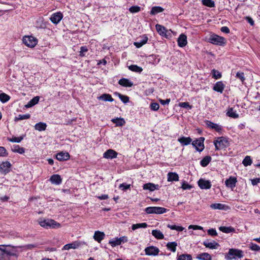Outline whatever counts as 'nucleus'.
Returning <instances> with one entry per match:
<instances>
[{"mask_svg": "<svg viewBox=\"0 0 260 260\" xmlns=\"http://www.w3.org/2000/svg\"><path fill=\"white\" fill-rule=\"evenodd\" d=\"M228 259L235 258L236 257L242 258L243 256V251L238 249H230L228 252Z\"/></svg>", "mask_w": 260, "mask_h": 260, "instance_id": "8", "label": "nucleus"}, {"mask_svg": "<svg viewBox=\"0 0 260 260\" xmlns=\"http://www.w3.org/2000/svg\"><path fill=\"white\" fill-rule=\"evenodd\" d=\"M168 249L172 252H175L176 250V247L177 246V243L176 242H169L166 245Z\"/></svg>", "mask_w": 260, "mask_h": 260, "instance_id": "36", "label": "nucleus"}, {"mask_svg": "<svg viewBox=\"0 0 260 260\" xmlns=\"http://www.w3.org/2000/svg\"><path fill=\"white\" fill-rule=\"evenodd\" d=\"M249 247L253 251H258L260 250V247L258 245L253 243H250Z\"/></svg>", "mask_w": 260, "mask_h": 260, "instance_id": "51", "label": "nucleus"}, {"mask_svg": "<svg viewBox=\"0 0 260 260\" xmlns=\"http://www.w3.org/2000/svg\"><path fill=\"white\" fill-rule=\"evenodd\" d=\"M63 18V15L60 12L54 13L50 17V20L54 24H57Z\"/></svg>", "mask_w": 260, "mask_h": 260, "instance_id": "11", "label": "nucleus"}, {"mask_svg": "<svg viewBox=\"0 0 260 260\" xmlns=\"http://www.w3.org/2000/svg\"><path fill=\"white\" fill-rule=\"evenodd\" d=\"M188 229H193L194 230H203V227L202 226H199V225H190L189 226H188Z\"/></svg>", "mask_w": 260, "mask_h": 260, "instance_id": "62", "label": "nucleus"}, {"mask_svg": "<svg viewBox=\"0 0 260 260\" xmlns=\"http://www.w3.org/2000/svg\"><path fill=\"white\" fill-rule=\"evenodd\" d=\"M88 51V49L86 46H82L80 48V51L79 52V56L83 57L85 56V53Z\"/></svg>", "mask_w": 260, "mask_h": 260, "instance_id": "52", "label": "nucleus"}, {"mask_svg": "<svg viewBox=\"0 0 260 260\" xmlns=\"http://www.w3.org/2000/svg\"><path fill=\"white\" fill-rule=\"evenodd\" d=\"M128 69L129 70L133 72H135L137 73H141L143 71V69L141 67L135 64H132L129 66L128 67Z\"/></svg>", "mask_w": 260, "mask_h": 260, "instance_id": "43", "label": "nucleus"}, {"mask_svg": "<svg viewBox=\"0 0 260 260\" xmlns=\"http://www.w3.org/2000/svg\"><path fill=\"white\" fill-rule=\"evenodd\" d=\"M50 181L52 184L59 185L62 182V179L60 175L58 174L53 175L50 178Z\"/></svg>", "mask_w": 260, "mask_h": 260, "instance_id": "21", "label": "nucleus"}, {"mask_svg": "<svg viewBox=\"0 0 260 260\" xmlns=\"http://www.w3.org/2000/svg\"><path fill=\"white\" fill-rule=\"evenodd\" d=\"M205 123L206 124L208 127L212 129L214 128V127L216 124L209 120L205 121Z\"/></svg>", "mask_w": 260, "mask_h": 260, "instance_id": "57", "label": "nucleus"}, {"mask_svg": "<svg viewBox=\"0 0 260 260\" xmlns=\"http://www.w3.org/2000/svg\"><path fill=\"white\" fill-rule=\"evenodd\" d=\"M197 258L200 260H212V257L208 253H202L197 256Z\"/></svg>", "mask_w": 260, "mask_h": 260, "instance_id": "33", "label": "nucleus"}, {"mask_svg": "<svg viewBox=\"0 0 260 260\" xmlns=\"http://www.w3.org/2000/svg\"><path fill=\"white\" fill-rule=\"evenodd\" d=\"M47 125L43 122H39L35 125V128L39 131H45Z\"/></svg>", "mask_w": 260, "mask_h": 260, "instance_id": "40", "label": "nucleus"}, {"mask_svg": "<svg viewBox=\"0 0 260 260\" xmlns=\"http://www.w3.org/2000/svg\"><path fill=\"white\" fill-rule=\"evenodd\" d=\"M40 225L45 229H55L60 226V224L53 219H47L39 221Z\"/></svg>", "mask_w": 260, "mask_h": 260, "instance_id": "2", "label": "nucleus"}, {"mask_svg": "<svg viewBox=\"0 0 260 260\" xmlns=\"http://www.w3.org/2000/svg\"><path fill=\"white\" fill-rule=\"evenodd\" d=\"M99 100L104 101L113 102L114 99L112 98L111 95L109 94L104 93L102 95L98 98Z\"/></svg>", "mask_w": 260, "mask_h": 260, "instance_id": "30", "label": "nucleus"}, {"mask_svg": "<svg viewBox=\"0 0 260 260\" xmlns=\"http://www.w3.org/2000/svg\"><path fill=\"white\" fill-rule=\"evenodd\" d=\"M182 188L183 189L186 190V189H190L191 188V186L189 185L187 182H184L182 183Z\"/></svg>", "mask_w": 260, "mask_h": 260, "instance_id": "60", "label": "nucleus"}, {"mask_svg": "<svg viewBox=\"0 0 260 260\" xmlns=\"http://www.w3.org/2000/svg\"><path fill=\"white\" fill-rule=\"evenodd\" d=\"M202 4L210 8L215 7V3L212 0H202Z\"/></svg>", "mask_w": 260, "mask_h": 260, "instance_id": "44", "label": "nucleus"}, {"mask_svg": "<svg viewBox=\"0 0 260 260\" xmlns=\"http://www.w3.org/2000/svg\"><path fill=\"white\" fill-rule=\"evenodd\" d=\"M199 186L202 189H208L211 187V182L209 180L200 179L198 182Z\"/></svg>", "mask_w": 260, "mask_h": 260, "instance_id": "12", "label": "nucleus"}, {"mask_svg": "<svg viewBox=\"0 0 260 260\" xmlns=\"http://www.w3.org/2000/svg\"><path fill=\"white\" fill-rule=\"evenodd\" d=\"M46 23L42 17L40 18L36 22L37 27L40 28H44L46 27Z\"/></svg>", "mask_w": 260, "mask_h": 260, "instance_id": "41", "label": "nucleus"}, {"mask_svg": "<svg viewBox=\"0 0 260 260\" xmlns=\"http://www.w3.org/2000/svg\"><path fill=\"white\" fill-rule=\"evenodd\" d=\"M85 242L76 241L71 243L66 244L62 248V250H69L70 249H77L80 246L85 244Z\"/></svg>", "mask_w": 260, "mask_h": 260, "instance_id": "10", "label": "nucleus"}, {"mask_svg": "<svg viewBox=\"0 0 260 260\" xmlns=\"http://www.w3.org/2000/svg\"><path fill=\"white\" fill-rule=\"evenodd\" d=\"M178 141L182 145L185 146L189 144L191 142L192 139L190 137H182L179 138Z\"/></svg>", "mask_w": 260, "mask_h": 260, "instance_id": "27", "label": "nucleus"}, {"mask_svg": "<svg viewBox=\"0 0 260 260\" xmlns=\"http://www.w3.org/2000/svg\"><path fill=\"white\" fill-rule=\"evenodd\" d=\"M170 99H166V100H162V99H159V102H160V103L161 104V105H168L170 102Z\"/></svg>", "mask_w": 260, "mask_h": 260, "instance_id": "64", "label": "nucleus"}, {"mask_svg": "<svg viewBox=\"0 0 260 260\" xmlns=\"http://www.w3.org/2000/svg\"><path fill=\"white\" fill-rule=\"evenodd\" d=\"M150 108L152 110L157 111L159 108V105L156 103H153L151 104Z\"/></svg>", "mask_w": 260, "mask_h": 260, "instance_id": "58", "label": "nucleus"}, {"mask_svg": "<svg viewBox=\"0 0 260 260\" xmlns=\"http://www.w3.org/2000/svg\"><path fill=\"white\" fill-rule=\"evenodd\" d=\"M211 74L212 77L215 79H220L221 77V74L219 71L215 70V69H213L211 71Z\"/></svg>", "mask_w": 260, "mask_h": 260, "instance_id": "47", "label": "nucleus"}, {"mask_svg": "<svg viewBox=\"0 0 260 260\" xmlns=\"http://www.w3.org/2000/svg\"><path fill=\"white\" fill-rule=\"evenodd\" d=\"M208 234L212 236H215L217 235L216 231L214 229H209L207 231Z\"/></svg>", "mask_w": 260, "mask_h": 260, "instance_id": "59", "label": "nucleus"}, {"mask_svg": "<svg viewBox=\"0 0 260 260\" xmlns=\"http://www.w3.org/2000/svg\"><path fill=\"white\" fill-rule=\"evenodd\" d=\"M167 227L172 230H176L179 232L182 231L184 230V228L181 226L176 225H171L168 224Z\"/></svg>", "mask_w": 260, "mask_h": 260, "instance_id": "46", "label": "nucleus"}, {"mask_svg": "<svg viewBox=\"0 0 260 260\" xmlns=\"http://www.w3.org/2000/svg\"><path fill=\"white\" fill-rule=\"evenodd\" d=\"M23 43L30 48H33L36 46L38 43V40L36 38L32 36H26L23 38Z\"/></svg>", "mask_w": 260, "mask_h": 260, "instance_id": "5", "label": "nucleus"}, {"mask_svg": "<svg viewBox=\"0 0 260 260\" xmlns=\"http://www.w3.org/2000/svg\"><path fill=\"white\" fill-rule=\"evenodd\" d=\"M141 10V8L139 6H134L129 8V11L132 13H137Z\"/></svg>", "mask_w": 260, "mask_h": 260, "instance_id": "53", "label": "nucleus"}, {"mask_svg": "<svg viewBox=\"0 0 260 260\" xmlns=\"http://www.w3.org/2000/svg\"><path fill=\"white\" fill-rule=\"evenodd\" d=\"M177 260H192V257L189 254H182L178 257Z\"/></svg>", "mask_w": 260, "mask_h": 260, "instance_id": "50", "label": "nucleus"}, {"mask_svg": "<svg viewBox=\"0 0 260 260\" xmlns=\"http://www.w3.org/2000/svg\"><path fill=\"white\" fill-rule=\"evenodd\" d=\"M157 187H158V185H155V184L151 183H148L144 184L143 188L145 190H149L150 191H154L156 189H158Z\"/></svg>", "mask_w": 260, "mask_h": 260, "instance_id": "29", "label": "nucleus"}, {"mask_svg": "<svg viewBox=\"0 0 260 260\" xmlns=\"http://www.w3.org/2000/svg\"><path fill=\"white\" fill-rule=\"evenodd\" d=\"M237 181L236 178L231 177L230 178L225 180V184L227 187L233 189L236 186Z\"/></svg>", "mask_w": 260, "mask_h": 260, "instance_id": "19", "label": "nucleus"}, {"mask_svg": "<svg viewBox=\"0 0 260 260\" xmlns=\"http://www.w3.org/2000/svg\"><path fill=\"white\" fill-rule=\"evenodd\" d=\"M210 207L213 209L225 210L226 206L221 203L212 204Z\"/></svg>", "mask_w": 260, "mask_h": 260, "instance_id": "38", "label": "nucleus"}, {"mask_svg": "<svg viewBox=\"0 0 260 260\" xmlns=\"http://www.w3.org/2000/svg\"><path fill=\"white\" fill-rule=\"evenodd\" d=\"M204 140L205 138L204 137H200L192 142V146L196 148L197 151L201 152L204 150L205 148L204 144Z\"/></svg>", "mask_w": 260, "mask_h": 260, "instance_id": "7", "label": "nucleus"}, {"mask_svg": "<svg viewBox=\"0 0 260 260\" xmlns=\"http://www.w3.org/2000/svg\"><path fill=\"white\" fill-rule=\"evenodd\" d=\"M147 227V224L146 223H139L133 224L132 226V229L134 231L139 228H146Z\"/></svg>", "mask_w": 260, "mask_h": 260, "instance_id": "42", "label": "nucleus"}, {"mask_svg": "<svg viewBox=\"0 0 260 260\" xmlns=\"http://www.w3.org/2000/svg\"><path fill=\"white\" fill-rule=\"evenodd\" d=\"M131 187V184H127V183H123L119 186V188L121 189L123 191H125L128 189H129Z\"/></svg>", "mask_w": 260, "mask_h": 260, "instance_id": "54", "label": "nucleus"}, {"mask_svg": "<svg viewBox=\"0 0 260 260\" xmlns=\"http://www.w3.org/2000/svg\"><path fill=\"white\" fill-rule=\"evenodd\" d=\"M105 237V234L104 232L96 231L94 232L93 237L95 241L99 243H101V242L104 239Z\"/></svg>", "mask_w": 260, "mask_h": 260, "instance_id": "20", "label": "nucleus"}, {"mask_svg": "<svg viewBox=\"0 0 260 260\" xmlns=\"http://www.w3.org/2000/svg\"><path fill=\"white\" fill-rule=\"evenodd\" d=\"M155 27H156V29L157 31L160 35H161V36H163V37L167 36V34H166L167 30L165 27L162 26V25H161L160 24H157L155 25Z\"/></svg>", "mask_w": 260, "mask_h": 260, "instance_id": "25", "label": "nucleus"}, {"mask_svg": "<svg viewBox=\"0 0 260 260\" xmlns=\"http://www.w3.org/2000/svg\"><path fill=\"white\" fill-rule=\"evenodd\" d=\"M242 164L245 167L251 165L252 164V160L249 156H246L242 161Z\"/></svg>", "mask_w": 260, "mask_h": 260, "instance_id": "49", "label": "nucleus"}, {"mask_svg": "<svg viewBox=\"0 0 260 260\" xmlns=\"http://www.w3.org/2000/svg\"><path fill=\"white\" fill-rule=\"evenodd\" d=\"M16 253V248L11 245L0 246V260H11Z\"/></svg>", "mask_w": 260, "mask_h": 260, "instance_id": "1", "label": "nucleus"}, {"mask_svg": "<svg viewBox=\"0 0 260 260\" xmlns=\"http://www.w3.org/2000/svg\"><path fill=\"white\" fill-rule=\"evenodd\" d=\"M225 88V85L222 81H218L214 85L213 89L218 92L222 93Z\"/></svg>", "mask_w": 260, "mask_h": 260, "instance_id": "18", "label": "nucleus"}, {"mask_svg": "<svg viewBox=\"0 0 260 260\" xmlns=\"http://www.w3.org/2000/svg\"><path fill=\"white\" fill-rule=\"evenodd\" d=\"M159 251V250L158 248L153 246L148 247L145 249V253L148 255H157Z\"/></svg>", "mask_w": 260, "mask_h": 260, "instance_id": "13", "label": "nucleus"}, {"mask_svg": "<svg viewBox=\"0 0 260 260\" xmlns=\"http://www.w3.org/2000/svg\"><path fill=\"white\" fill-rule=\"evenodd\" d=\"M30 117L29 114H25L23 115L20 114L17 116V120L27 119Z\"/></svg>", "mask_w": 260, "mask_h": 260, "instance_id": "55", "label": "nucleus"}, {"mask_svg": "<svg viewBox=\"0 0 260 260\" xmlns=\"http://www.w3.org/2000/svg\"><path fill=\"white\" fill-rule=\"evenodd\" d=\"M214 144L215 146L216 150H221L228 146V141L225 137H218L217 139L214 141Z\"/></svg>", "mask_w": 260, "mask_h": 260, "instance_id": "4", "label": "nucleus"}, {"mask_svg": "<svg viewBox=\"0 0 260 260\" xmlns=\"http://www.w3.org/2000/svg\"><path fill=\"white\" fill-rule=\"evenodd\" d=\"M213 129L218 133H221L223 130L222 126L217 124H215Z\"/></svg>", "mask_w": 260, "mask_h": 260, "instance_id": "63", "label": "nucleus"}, {"mask_svg": "<svg viewBox=\"0 0 260 260\" xmlns=\"http://www.w3.org/2000/svg\"><path fill=\"white\" fill-rule=\"evenodd\" d=\"M115 94L117 95L119 98L123 103H127L129 101V97L126 95H122L121 94L115 92Z\"/></svg>", "mask_w": 260, "mask_h": 260, "instance_id": "45", "label": "nucleus"}, {"mask_svg": "<svg viewBox=\"0 0 260 260\" xmlns=\"http://www.w3.org/2000/svg\"><path fill=\"white\" fill-rule=\"evenodd\" d=\"M117 153L113 149H108L103 154V157L107 159H112L116 158Z\"/></svg>", "mask_w": 260, "mask_h": 260, "instance_id": "14", "label": "nucleus"}, {"mask_svg": "<svg viewBox=\"0 0 260 260\" xmlns=\"http://www.w3.org/2000/svg\"><path fill=\"white\" fill-rule=\"evenodd\" d=\"M227 116L229 117L233 118H237L239 117V114L236 113V111L234 110L233 108H230L228 109L227 113Z\"/></svg>", "mask_w": 260, "mask_h": 260, "instance_id": "32", "label": "nucleus"}, {"mask_svg": "<svg viewBox=\"0 0 260 260\" xmlns=\"http://www.w3.org/2000/svg\"><path fill=\"white\" fill-rule=\"evenodd\" d=\"M167 209L160 207H148L145 209V211L147 214H160L166 213Z\"/></svg>", "mask_w": 260, "mask_h": 260, "instance_id": "6", "label": "nucleus"}, {"mask_svg": "<svg viewBox=\"0 0 260 260\" xmlns=\"http://www.w3.org/2000/svg\"><path fill=\"white\" fill-rule=\"evenodd\" d=\"M147 41L148 37L147 36H143L141 40L134 42V44L137 48H140L145 44Z\"/></svg>", "mask_w": 260, "mask_h": 260, "instance_id": "26", "label": "nucleus"}, {"mask_svg": "<svg viewBox=\"0 0 260 260\" xmlns=\"http://www.w3.org/2000/svg\"><path fill=\"white\" fill-rule=\"evenodd\" d=\"M211 157L210 156H206L204 157L200 161V165L203 167H205L208 166V165L211 161Z\"/></svg>", "mask_w": 260, "mask_h": 260, "instance_id": "34", "label": "nucleus"}, {"mask_svg": "<svg viewBox=\"0 0 260 260\" xmlns=\"http://www.w3.org/2000/svg\"><path fill=\"white\" fill-rule=\"evenodd\" d=\"M118 83L123 87H132L133 85V83L129 79L126 78H122L119 80Z\"/></svg>", "mask_w": 260, "mask_h": 260, "instance_id": "23", "label": "nucleus"}, {"mask_svg": "<svg viewBox=\"0 0 260 260\" xmlns=\"http://www.w3.org/2000/svg\"><path fill=\"white\" fill-rule=\"evenodd\" d=\"M168 176V181L172 182V181H177L179 180V176L176 173L174 172H169L167 174Z\"/></svg>", "mask_w": 260, "mask_h": 260, "instance_id": "24", "label": "nucleus"}, {"mask_svg": "<svg viewBox=\"0 0 260 260\" xmlns=\"http://www.w3.org/2000/svg\"><path fill=\"white\" fill-rule=\"evenodd\" d=\"M209 42L214 45L223 46L226 44V41L223 37L213 34L209 38Z\"/></svg>", "mask_w": 260, "mask_h": 260, "instance_id": "3", "label": "nucleus"}, {"mask_svg": "<svg viewBox=\"0 0 260 260\" xmlns=\"http://www.w3.org/2000/svg\"><path fill=\"white\" fill-rule=\"evenodd\" d=\"M152 235L157 239H163L164 236L162 233L157 230H153L152 231Z\"/></svg>", "mask_w": 260, "mask_h": 260, "instance_id": "31", "label": "nucleus"}, {"mask_svg": "<svg viewBox=\"0 0 260 260\" xmlns=\"http://www.w3.org/2000/svg\"><path fill=\"white\" fill-rule=\"evenodd\" d=\"M219 230L224 233H230L235 231V229L232 226H220Z\"/></svg>", "mask_w": 260, "mask_h": 260, "instance_id": "37", "label": "nucleus"}, {"mask_svg": "<svg viewBox=\"0 0 260 260\" xmlns=\"http://www.w3.org/2000/svg\"><path fill=\"white\" fill-rule=\"evenodd\" d=\"M70 154L67 152H60L56 155V158L59 161H65L70 159Z\"/></svg>", "mask_w": 260, "mask_h": 260, "instance_id": "15", "label": "nucleus"}, {"mask_svg": "<svg viewBox=\"0 0 260 260\" xmlns=\"http://www.w3.org/2000/svg\"><path fill=\"white\" fill-rule=\"evenodd\" d=\"M8 155V153L5 147L0 146V156L5 157Z\"/></svg>", "mask_w": 260, "mask_h": 260, "instance_id": "56", "label": "nucleus"}, {"mask_svg": "<svg viewBox=\"0 0 260 260\" xmlns=\"http://www.w3.org/2000/svg\"><path fill=\"white\" fill-rule=\"evenodd\" d=\"M177 42L179 47H183L185 46L187 43L186 36L183 34H181L178 39Z\"/></svg>", "mask_w": 260, "mask_h": 260, "instance_id": "17", "label": "nucleus"}, {"mask_svg": "<svg viewBox=\"0 0 260 260\" xmlns=\"http://www.w3.org/2000/svg\"><path fill=\"white\" fill-rule=\"evenodd\" d=\"M236 77L240 79L242 81L245 80L244 74L243 72H237L236 74Z\"/></svg>", "mask_w": 260, "mask_h": 260, "instance_id": "61", "label": "nucleus"}, {"mask_svg": "<svg viewBox=\"0 0 260 260\" xmlns=\"http://www.w3.org/2000/svg\"><path fill=\"white\" fill-rule=\"evenodd\" d=\"M39 100L40 97L39 96H35L29 102H28L26 105H25V107L26 108H30L38 104Z\"/></svg>", "mask_w": 260, "mask_h": 260, "instance_id": "28", "label": "nucleus"}, {"mask_svg": "<svg viewBox=\"0 0 260 260\" xmlns=\"http://www.w3.org/2000/svg\"><path fill=\"white\" fill-rule=\"evenodd\" d=\"M9 100L10 96L8 94L5 93L0 94V101L1 102L5 103L8 102Z\"/></svg>", "mask_w": 260, "mask_h": 260, "instance_id": "48", "label": "nucleus"}, {"mask_svg": "<svg viewBox=\"0 0 260 260\" xmlns=\"http://www.w3.org/2000/svg\"><path fill=\"white\" fill-rule=\"evenodd\" d=\"M128 241L127 237L126 236H122L120 238H115L109 241V244L112 247H115L117 245H120L121 243H124Z\"/></svg>", "mask_w": 260, "mask_h": 260, "instance_id": "9", "label": "nucleus"}, {"mask_svg": "<svg viewBox=\"0 0 260 260\" xmlns=\"http://www.w3.org/2000/svg\"><path fill=\"white\" fill-rule=\"evenodd\" d=\"M11 164L9 161L3 162L0 164V172L2 173H7L9 171Z\"/></svg>", "mask_w": 260, "mask_h": 260, "instance_id": "22", "label": "nucleus"}, {"mask_svg": "<svg viewBox=\"0 0 260 260\" xmlns=\"http://www.w3.org/2000/svg\"><path fill=\"white\" fill-rule=\"evenodd\" d=\"M116 126H123L125 123V121L122 118H116L112 119L111 120Z\"/></svg>", "mask_w": 260, "mask_h": 260, "instance_id": "39", "label": "nucleus"}, {"mask_svg": "<svg viewBox=\"0 0 260 260\" xmlns=\"http://www.w3.org/2000/svg\"><path fill=\"white\" fill-rule=\"evenodd\" d=\"M164 9L159 6H155L151 8V11H150V14L152 15H156L158 13H161L163 12Z\"/></svg>", "mask_w": 260, "mask_h": 260, "instance_id": "35", "label": "nucleus"}, {"mask_svg": "<svg viewBox=\"0 0 260 260\" xmlns=\"http://www.w3.org/2000/svg\"><path fill=\"white\" fill-rule=\"evenodd\" d=\"M203 244L206 247L211 249H216L219 247V244L213 241L211 242H209L208 241L203 242Z\"/></svg>", "mask_w": 260, "mask_h": 260, "instance_id": "16", "label": "nucleus"}]
</instances>
